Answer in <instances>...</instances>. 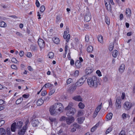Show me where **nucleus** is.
Here are the masks:
<instances>
[{
    "instance_id": "obj_11",
    "label": "nucleus",
    "mask_w": 135,
    "mask_h": 135,
    "mask_svg": "<svg viewBox=\"0 0 135 135\" xmlns=\"http://www.w3.org/2000/svg\"><path fill=\"white\" fill-rule=\"evenodd\" d=\"M126 17H130L131 16V12L130 9L129 8H127L126 9Z\"/></svg>"
},
{
    "instance_id": "obj_14",
    "label": "nucleus",
    "mask_w": 135,
    "mask_h": 135,
    "mask_svg": "<svg viewBox=\"0 0 135 135\" xmlns=\"http://www.w3.org/2000/svg\"><path fill=\"white\" fill-rule=\"evenodd\" d=\"M75 65L76 67L77 68H79L81 66V63L80 61L79 60H77L75 63Z\"/></svg>"
},
{
    "instance_id": "obj_50",
    "label": "nucleus",
    "mask_w": 135,
    "mask_h": 135,
    "mask_svg": "<svg viewBox=\"0 0 135 135\" xmlns=\"http://www.w3.org/2000/svg\"><path fill=\"white\" fill-rule=\"evenodd\" d=\"M109 106L110 107H111L113 105V104H112V99H110V100H109Z\"/></svg>"
},
{
    "instance_id": "obj_30",
    "label": "nucleus",
    "mask_w": 135,
    "mask_h": 135,
    "mask_svg": "<svg viewBox=\"0 0 135 135\" xmlns=\"http://www.w3.org/2000/svg\"><path fill=\"white\" fill-rule=\"evenodd\" d=\"M118 54V51L117 50H114L113 52L112 55L114 57H116L117 56Z\"/></svg>"
},
{
    "instance_id": "obj_56",
    "label": "nucleus",
    "mask_w": 135,
    "mask_h": 135,
    "mask_svg": "<svg viewBox=\"0 0 135 135\" xmlns=\"http://www.w3.org/2000/svg\"><path fill=\"white\" fill-rule=\"evenodd\" d=\"M11 68L12 69H17V66L15 65H12L11 66Z\"/></svg>"
},
{
    "instance_id": "obj_32",
    "label": "nucleus",
    "mask_w": 135,
    "mask_h": 135,
    "mask_svg": "<svg viewBox=\"0 0 135 135\" xmlns=\"http://www.w3.org/2000/svg\"><path fill=\"white\" fill-rule=\"evenodd\" d=\"M48 56L49 58L52 59L54 57V54L52 52H50Z\"/></svg>"
},
{
    "instance_id": "obj_37",
    "label": "nucleus",
    "mask_w": 135,
    "mask_h": 135,
    "mask_svg": "<svg viewBox=\"0 0 135 135\" xmlns=\"http://www.w3.org/2000/svg\"><path fill=\"white\" fill-rule=\"evenodd\" d=\"M49 119L51 121V122L52 123L56 122V119L55 118L49 117Z\"/></svg>"
},
{
    "instance_id": "obj_13",
    "label": "nucleus",
    "mask_w": 135,
    "mask_h": 135,
    "mask_svg": "<svg viewBox=\"0 0 135 135\" xmlns=\"http://www.w3.org/2000/svg\"><path fill=\"white\" fill-rule=\"evenodd\" d=\"M16 129H17V128L16 127V123L15 122L13 123L11 125V130L12 131L15 132Z\"/></svg>"
},
{
    "instance_id": "obj_26",
    "label": "nucleus",
    "mask_w": 135,
    "mask_h": 135,
    "mask_svg": "<svg viewBox=\"0 0 135 135\" xmlns=\"http://www.w3.org/2000/svg\"><path fill=\"white\" fill-rule=\"evenodd\" d=\"M84 119V118L83 117L79 118L78 119V122L80 124H81L83 123Z\"/></svg>"
},
{
    "instance_id": "obj_16",
    "label": "nucleus",
    "mask_w": 135,
    "mask_h": 135,
    "mask_svg": "<svg viewBox=\"0 0 135 135\" xmlns=\"http://www.w3.org/2000/svg\"><path fill=\"white\" fill-rule=\"evenodd\" d=\"M125 65L124 64H122L120 67L119 71L121 73H122L124 71L125 69Z\"/></svg>"
},
{
    "instance_id": "obj_12",
    "label": "nucleus",
    "mask_w": 135,
    "mask_h": 135,
    "mask_svg": "<svg viewBox=\"0 0 135 135\" xmlns=\"http://www.w3.org/2000/svg\"><path fill=\"white\" fill-rule=\"evenodd\" d=\"M39 122L37 119H34L32 121V126L34 127L37 126Z\"/></svg>"
},
{
    "instance_id": "obj_40",
    "label": "nucleus",
    "mask_w": 135,
    "mask_h": 135,
    "mask_svg": "<svg viewBox=\"0 0 135 135\" xmlns=\"http://www.w3.org/2000/svg\"><path fill=\"white\" fill-rule=\"evenodd\" d=\"M83 113L82 110H80L78 111L77 113V115L78 117L81 116L83 115Z\"/></svg>"
},
{
    "instance_id": "obj_23",
    "label": "nucleus",
    "mask_w": 135,
    "mask_h": 135,
    "mask_svg": "<svg viewBox=\"0 0 135 135\" xmlns=\"http://www.w3.org/2000/svg\"><path fill=\"white\" fill-rule=\"evenodd\" d=\"M52 40L56 44H58L60 42L59 39L57 37H54L52 38Z\"/></svg>"
},
{
    "instance_id": "obj_36",
    "label": "nucleus",
    "mask_w": 135,
    "mask_h": 135,
    "mask_svg": "<svg viewBox=\"0 0 135 135\" xmlns=\"http://www.w3.org/2000/svg\"><path fill=\"white\" fill-rule=\"evenodd\" d=\"M53 85L50 83H47L43 87H45L46 88H49L51 86Z\"/></svg>"
},
{
    "instance_id": "obj_45",
    "label": "nucleus",
    "mask_w": 135,
    "mask_h": 135,
    "mask_svg": "<svg viewBox=\"0 0 135 135\" xmlns=\"http://www.w3.org/2000/svg\"><path fill=\"white\" fill-rule=\"evenodd\" d=\"M112 130V128L110 127H109L106 131V133L107 134L109 133Z\"/></svg>"
},
{
    "instance_id": "obj_35",
    "label": "nucleus",
    "mask_w": 135,
    "mask_h": 135,
    "mask_svg": "<svg viewBox=\"0 0 135 135\" xmlns=\"http://www.w3.org/2000/svg\"><path fill=\"white\" fill-rule=\"evenodd\" d=\"M98 40L99 42L100 43L103 42V37L101 35H99L98 37Z\"/></svg>"
},
{
    "instance_id": "obj_25",
    "label": "nucleus",
    "mask_w": 135,
    "mask_h": 135,
    "mask_svg": "<svg viewBox=\"0 0 135 135\" xmlns=\"http://www.w3.org/2000/svg\"><path fill=\"white\" fill-rule=\"evenodd\" d=\"M93 48L92 46H89L87 48V51L88 52H91L93 51Z\"/></svg>"
},
{
    "instance_id": "obj_55",
    "label": "nucleus",
    "mask_w": 135,
    "mask_h": 135,
    "mask_svg": "<svg viewBox=\"0 0 135 135\" xmlns=\"http://www.w3.org/2000/svg\"><path fill=\"white\" fill-rule=\"evenodd\" d=\"M36 4L37 7H39L40 6V4L38 0H36Z\"/></svg>"
},
{
    "instance_id": "obj_17",
    "label": "nucleus",
    "mask_w": 135,
    "mask_h": 135,
    "mask_svg": "<svg viewBox=\"0 0 135 135\" xmlns=\"http://www.w3.org/2000/svg\"><path fill=\"white\" fill-rule=\"evenodd\" d=\"M67 34H64V35L63 37L65 39H67L66 41L68 42L69 41V39L70 38V35L68 34L67 35Z\"/></svg>"
},
{
    "instance_id": "obj_1",
    "label": "nucleus",
    "mask_w": 135,
    "mask_h": 135,
    "mask_svg": "<svg viewBox=\"0 0 135 135\" xmlns=\"http://www.w3.org/2000/svg\"><path fill=\"white\" fill-rule=\"evenodd\" d=\"M64 107L62 104L60 103H57L51 106L49 109V111L52 115L57 114L58 111L61 113L63 111Z\"/></svg>"
},
{
    "instance_id": "obj_28",
    "label": "nucleus",
    "mask_w": 135,
    "mask_h": 135,
    "mask_svg": "<svg viewBox=\"0 0 135 135\" xmlns=\"http://www.w3.org/2000/svg\"><path fill=\"white\" fill-rule=\"evenodd\" d=\"M112 116L113 114L111 113H110L107 116V118L108 120H110L112 119Z\"/></svg>"
},
{
    "instance_id": "obj_29",
    "label": "nucleus",
    "mask_w": 135,
    "mask_h": 135,
    "mask_svg": "<svg viewBox=\"0 0 135 135\" xmlns=\"http://www.w3.org/2000/svg\"><path fill=\"white\" fill-rule=\"evenodd\" d=\"M23 100V98L22 97H21L16 101V104H18L21 103Z\"/></svg>"
},
{
    "instance_id": "obj_22",
    "label": "nucleus",
    "mask_w": 135,
    "mask_h": 135,
    "mask_svg": "<svg viewBox=\"0 0 135 135\" xmlns=\"http://www.w3.org/2000/svg\"><path fill=\"white\" fill-rule=\"evenodd\" d=\"M44 103L43 100L41 98L40 99L37 101L36 104L37 106H40L42 105Z\"/></svg>"
},
{
    "instance_id": "obj_3",
    "label": "nucleus",
    "mask_w": 135,
    "mask_h": 135,
    "mask_svg": "<svg viewBox=\"0 0 135 135\" xmlns=\"http://www.w3.org/2000/svg\"><path fill=\"white\" fill-rule=\"evenodd\" d=\"M86 79V76H84L80 78L75 83V85L77 87H79L82 85L84 83Z\"/></svg>"
},
{
    "instance_id": "obj_47",
    "label": "nucleus",
    "mask_w": 135,
    "mask_h": 135,
    "mask_svg": "<svg viewBox=\"0 0 135 135\" xmlns=\"http://www.w3.org/2000/svg\"><path fill=\"white\" fill-rule=\"evenodd\" d=\"M74 126V127L75 128H80V126L78 124L76 123H74L73 124Z\"/></svg>"
},
{
    "instance_id": "obj_64",
    "label": "nucleus",
    "mask_w": 135,
    "mask_h": 135,
    "mask_svg": "<svg viewBox=\"0 0 135 135\" xmlns=\"http://www.w3.org/2000/svg\"><path fill=\"white\" fill-rule=\"evenodd\" d=\"M123 16L122 14H120L119 16V18L120 20H123Z\"/></svg>"
},
{
    "instance_id": "obj_44",
    "label": "nucleus",
    "mask_w": 135,
    "mask_h": 135,
    "mask_svg": "<svg viewBox=\"0 0 135 135\" xmlns=\"http://www.w3.org/2000/svg\"><path fill=\"white\" fill-rule=\"evenodd\" d=\"M6 133L7 135H11V132L10 128H7Z\"/></svg>"
},
{
    "instance_id": "obj_51",
    "label": "nucleus",
    "mask_w": 135,
    "mask_h": 135,
    "mask_svg": "<svg viewBox=\"0 0 135 135\" xmlns=\"http://www.w3.org/2000/svg\"><path fill=\"white\" fill-rule=\"evenodd\" d=\"M127 114L126 113H124L122 115V117L124 119H125L127 117Z\"/></svg>"
},
{
    "instance_id": "obj_21",
    "label": "nucleus",
    "mask_w": 135,
    "mask_h": 135,
    "mask_svg": "<svg viewBox=\"0 0 135 135\" xmlns=\"http://www.w3.org/2000/svg\"><path fill=\"white\" fill-rule=\"evenodd\" d=\"M92 70L90 68H87L85 70V73L87 75L90 74L92 72Z\"/></svg>"
},
{
    "instance_id": "obj_10",
    "label": "nucleus",
    "mask_w": 135,
    "mask_h": 135,
    "mask_svg": "<svg viewBox=\"0 0 135 135\" xmlns=\"http://www.w3.org/2000/svg\"><path fill=\"white\" fill-rule=\"evenodd\" d=\"M26 128L25 127H23L22 129L18 132V134L19 135H23L26 132Z\"/></svg>"
},
{
    "instance_id": "obj_54",
    "label": "nucleus",
    "mask_w": 135,
    "mask_h": 135,
    "mask_svg": "<svg viewBox=\"0 0 135 135\" xmlns=\"http://www.w3.org/2000/svg\"><path fill=\"white\" fill-rule=\"evenodd\" d=\"M11 61L12 62L16 63L17 62V60L14 57L12 58L11 59Z\"/></svg>"
},
{
    "instance_id": "obj_19",
    "label": "nucleus",
    "mask_w": 135,
    "mask_h": 135,
    "mask_svg": "<svg viewBox=\"0 0 135 135\" xmlns=\"http://www.w3.org/2000/svg\"><path fill=\"white\" fill-rule=\"evenodd\" d=\"M6 130L3 128H0V135H6Z\"/></svg>"
},
{
    "instance_id": "obj_2",
    "label": "nucleus",
    "mask_w": 135,
    "mask_h": 135,
    "mask_svg": "<svg viewBox=\"0 0 135 135\" xmlns=\"http://www.w3.org/2000/svg\"><path fill=\"white\" fill-rule=\"evenodd\" d=\"M87 82L88 85L91 87L96 88L97 86L98 80L97 77L95 76H93L91 78L88 79Z\"/></svg>"
},
{
    "instance_id": "obj_38",
    "label": "nucleus",
    "mask_w": 135,
    "mask_h": 135,
    "mask_svg": "<svg viewBox=\"0 0 135 135\" xmlns=\"http://www.w3.org/2000/svg\"><path fill=\"white\" fill-rule=\"evenodd\" d=\"M102 104V103H101L100 105L97 107L95 109V111L98 113L101 109Z\"/></svg>"
},
{
    "instance_id": "obj_20",
    "label": "nucleus",
    "mask_w": 135,
    "mask_h": 135,
    "mask_svg": "<svg viewBox=\"0 0 135 135\" xmlns=\"http://www.w3.org/2000/svg\"><path fill=\"white\" fill-rule=\"evenodd\" d=\"M73 99L76 101H82V99L80 96H77L73 98Z\"/></svg>"
},
{
    "instance_id": "obj_15",
    "label": "nucleus",
    "mask_w": 135,
    "mask_h": 135,
    "mask_svg": "<svg viewBox=\"0 0 135 135\" xmlns=\"http://www.w3.org/2000/svg\"><path fill=\"white\" fill-rule=\"evenodd\" d=\"M30 49L32 51L35 52L37 51V46L36 45H31Z\"/></svg>"
},
{
    "instance_id": "obj_60",
    "label": "nucleus",
    "mask_w": 135,
    "mask_h": 135,
    "mask_svg": "<svg viewBox=\"0 0 135 135\" xmlns=\"http://www.w3.org/2000/svg\"><path fill=\"white\" fill-rule=\"evenodd\" d=\"M26 56L29 57H30L32 56V54L30 52H27L26 54Z\"/></svg>"
},
{
    "instance_id": "obj_42",
    "label": "nucleus",
    "mask_w": 135,
    "mask_h": 135,
    "mask_svg": "<svg viewBox=\"0 0 135 135\" xmlns=\"http://www.w3.org/2000/svg\"><path fill=\"white\" fill-rule=\"evenodd\" d=\"M105 20L106 23L108 25L110 24V20L107 17H105Z\"/></svg>"
},
{
    "instance_id": "obj_41",
    "label": "nucleus",
    "mask_w": 135,
    "mask_h": 135,
    "mask_svg": "<svg viewBox=\"0 0 135 135\" xmlns=\"http://www.w3.org/2000/svg\"><path fill=\"white\" fill-rule=\"evenodd\" d=\"M45 9V7L44 6H42L40 8V11L41 12H43Z\"/></svg>"
},
{
    "instance_id": "obj_49",
    "label": "nucleus",
    "mask_w": 135,
    "mask_h": 135,
    "mask_svg": "<svg viewBox=\"0 0 135 135\" xmlns=\"http://www.w3.org/2000/svg\"><path fill=\"white\" fill-rule=\"evenodd\" d=\"M96 73L99 76H102L101 73L99 70H97L96 71Z\"/></svg>"
},
{
    "instance_id": "obj_57",
    "label": "nucleus",
    "mask_w": 135,
    "mask_h": 135,
    "mask_svg": "<svg viewBox=\"0 0 135 135\" xmlns=\"http://www.w3.org/2000/svg\"><path fill=\"white\" fill-rule=\"evenodd\" d=\"M5 121L4 120H2L0 121V127L2 126L5 123Z\"/></svg>"
},
{
    "instance_id": "obj_59",
    "label": "nucleus",
    "mask_w": 135,
    "mask_h": 135,
    "mask_svg": "<svg viewBox=\"0 0 135 135\" xmlns=\"http://www.w3.org/2000/svg\"><path fill=\"white\" fill-rule=\"evenodd\" d=\"M104 81L105 82H106L108 81V78L107 76H105L103 78Z\"/></svg>"
},
{
    "instance_id": "obj_52",
    "label": "nucleus",
    "mask_w": 135,
    "mask_h": 135,
    "mask_svg": "<svg viewBox=\"0 0 135 135\" xmlns=\"http://www.w3.org/2000/svg\"><path fill=\"white\" fill-rule=\"evenodd\" d=\"M72 80L71 78H69L67 81L66 83L67 84H70L71 83Z\"/></svg>"
},
{
    "instance_id": "obj_43",
    "label": "nucleus",
    "mask_w": 135,
    "mask_h": 135,
    "mask_svg": "<svg viewBox=\"0 0 135 135\" xmlns=\"http://www.w3.org/2000/svg\"><path fill=\"white\" fill-rule=\"evenodd\" d=\"M56 22L57 23L60 21L61 16L60 15H57L56 16Z\"/></svg>"
},
{
    "instance_id": "obj_48",
    "label": "nucleus",
    "mask_w": 135,
    "mask_h": 135,
    "mask_svg": "<svg viewBox=\"0 0 135 135\" xmlns=\"http://www.w3.org/2000/svg\"><path fill=\"white\" fill-rule=\"evenodd\" d=\"M16 34L17 36L20 37H22L23 36L19 32H16Z\"/></svg>"
},
{
    "instance_id": "obj_62",
    "label": "nucleus",
    "mask_w": 135,
    "mask_h": 135,
    "mask_svg": "<svg viewBox=\"0 0 135 135\" xmlns=\"http://www.w3.org/2000/svg\"><path fill=\"white\" fill-rule=\"evenodd\" d=\"M29 122V121L27 119L25 122V125L23 127H25L26 128H27V124Z\"/></svg>"
},
{
    "instance_id": "obj_7",
    "label": "nucleus",
    "mask_w": 135,
    "mask_h": 135,
    "mask_svg": "<svg viewBox=\"0 0 135 135\" xmlns=\"http://www.w3.org/2000/svg\"><path fill=\"white\" fill-rule=\"evenodd\" d=\"M38 45L41 49L44 47L45 45V43L44 41L41 38H40L38 41Z\"/></svg>"
},
{
    "instance_id": "obj_4",
    "label": "nucleus",
    "mask_w": 135,
    "mask_h": 135,
    "mask_svg": "<svg viewBox=\"0 0 135 135\" xmlns=\"http://www.w3.org/2000/svg\"><path fill=\"white\" fill-rule=\"evenodd\" d=\"M65 110H67L66 115L69 117H73V116L76 112V109L74 108H71L70 109Z\"/></svg>"
},
{
    "instance_id": "obj_46",
    "label": "nucleus",
    "mask_w": 135,
    "mask_h": 135,
    "mask_svg": "<svg viewBox=\"0 0 135 135\" xmlns=\"http://www.w3.org/2000/svg\"><path fill=\"white\" fill-rule=\"evenodd\" d=\"M66 118H67V117H66L65 116H63L60 118V121H62L65 120L66 121Z\"/></svg>"
},
{
    "instance_id": "obj_8",
    "label": "nucleus",
    "mask_w": 135,
    "mask_h": 135,
    "mask_svg": "<svg viewBox=\"0 0 135 135\" xmlns=\"http://www.w3.org/2000/svg\"><path fill=\"white\" fill-rule=\"evenodd\" d=\"M121 100L119 98H117L115 102V106L116 108L119 109L121 107Z\"/></svg>"
},
{
    "instance_id": "obj_53",
    "label": "nucleus",
    "mask_w": 135,
    "mask_h": 135,
    "mask_svg": "<svg viewBox=\"0 0 135 135\" xmlns=\"http://www.w3.org/2000/svg\"><path fill=\"white\" fill-rule=\"evenodd\" d=\"M29 96V95L25 94L22 95V98H27Z\"/></svg>"
},
{
    "instance_id": "obj_18",
    "label": "nucleus",
    "mask_w": 135,
    "mask_h": 135,
    "mask_svg": "<svg viewBox=\"0 0 135 135\" xmlns=\"http://www.w3.org/2000/svg\"><path fill=\"white\" fill-rule=\"evenodd\" d=\"M23 124V122L21 121H18L17 123H16V127L17 129H19L22 127Z\"/></svg>"
},
{
    "instance_id": "obj_27",
    "label": "nucleus",
    "mask_w": 135,
    "mask_h": 135,
    "mask_svg": "<svg viewBox=\"0 0 135 135\" xmlns=\"http://www.w3.org/2000/svg\"><path fill=\"white\" fill-rule=\"evenodd\" d=\"M73 104L72 102H70L68 106H67L66 107L65 109H70L71 108H72V107L73 106Z\"/></svg>"
},
{
    "instance_id": "obj_9",
    "label": "nucleus",
    "mask_w": 135,
    "mask_h": 135,
    "mask_svg": "<svg viewBox=\"0 0 135 135\" xmlns=\"http://www.w3.org/2000/svg\"><path fill=\"white\" fill-rule=\"evenodd\" d=\"M67 117L66 119V122L67 124L70 125L71 123L74 122L75 120V118L74 117Z\"/></svg>"
},
{
    "instance_id": "obj_63",
    "label": "nucleus",
    "mask_w": 135,
    "mask_h": 135,
    "mask_svg": "<svg viewBox=\"0 0 135 135\" xmlns=\"http://www.w3.org/2000/svg\"><path fill=\"white\" fill-rule=\"evenodd\" d=\"M98 112L95 111L93 114V117L94 118H95L98 114Z\"/></svg>"
},
{
    "instance_id": "obj_31",
    "label": "nucleus",
    "mask_w": 135,
    "mask_h": 135,
    "mask_svg": "<svg viewBox=\"0 0 135 135\" xmlns=\"http://www.w3.org/2000/svg\"><path fill=\"white\" fill-rule=\"evenodd\" d=\"M79 71L76 70L75 71L74 73L72 75L75 77H77L79 76Z\"/></svg>"
},
{
    "instance_id": "obj_58",
    "label": "nucleus",
    "mask_w": 135,
    "mask_h": 135,
    "mask_svg": "<svg viewBox=\"0 0 135 135\" xmlns=\"http://www.w3.org/2000/svg\"><path fill=\"white\" fill-rule=\"evenodd\" d=\"M120 135H125V132L124 131H121L119 133Z\"/></svg>"
},
{
    "instance_id": "obj_5",
    "label": "nucleus",
    "mask_w": 135,
    "mask_h": 135,
    "mask_svg": "<svg viewBox=\"0 0 135 135\" xmlns=\"http://www.w3.org/2000/svg\"><path fill=\"white\" fill-rule=\"evenodd\" d=\"M133 105L132 103L128 101L126 102L123 105L124 108L127 111L129 110Z\"/></svg>"
},
{
    "instance_id": "obj_61",
    "label": "nucleus",
    "mask_w": 135,
    "mask_h": 135,
    "mask_svg": "<svg viewBox=\"0 0 135 135\" xmlns=\"http://www.w3.org/2000/svg\"><path fill=\"white\" fill-rule=\"evenodd\" d=\"M85 41L86 42H88L89 41V36H85Z\"/></svg>"
},
{
    "instance_id": "obj_39",
    "label": "nucleus",
    "mask_w": 135,
    "mask_h": 135,
    "mask_svg": "<svg viewBox=\"0 0 135 135\" xmlns=\"http://www.w3.org/2000/svg\"><path fill=\"white\" fill-rule=\"evenodd\" d=\"M79 108L81 109H83L85 106L81 102H80L78 104Z\"/></svg>"
},
{
    "instance_id": "obj_6",
    "label": "nucleus",
    "mask_w": 135,
    "mask_h": 135,
    "mask_svg": "<svg viewBox=\"0 0 135 135\" xmlns=\"http://www.w3.org/2000/svg\"><path fill=\"white\" fill-rule=\"evenodd\" d=\"M91 18V15L89 11H88L84 16V20L86 22H88L90 21Z\"/></svg>"
},
{
    "instance_id": "obj_33",
    "label": "nucleus",
    "mask_w": 135,
    "mask_h": 135,
    "mask_svg": "<svg viewBox=\"0 0 135 135\" xmlns=\"http://www.w3.org/2000/svg\"><path fill=\"white\" fill-rule=\"evenodd\" d=\"M6 23L4 21L0 22V26L2 27H5L6 26Z\"/></svg>"
},
{
    "instance_id": "obj_24",
    "label": "nucleus",
    "mask_w": 135,
    "mask_h": 135,
    "mask_svg": "<svg viewBox=\"0 0 135 135\" xmlns=\"http://www.w3.org/2000/svg\"><path fill=\"white\" fill-rule=\"evenodd\" d=\"M76 87L77 86H76L75 85L70 87L69 89L70 90V92H74V91L76 89Z\"/></svg>"
},
{
    "instance_id": "obj_34",
    "label": "nucleus",
    "mask_w": 135,
    "mask_h": 135,
    "mask_svg": "<svg viewBox=\"0 0 135 135\" xmlns=\"http://www.w3.org/2000/svg\"><path fill=\"white\" fill-rule=\"evenodd\" d=\"M106 8L108 11H109L111 13L112 12L111 6L109 3L108 6L106 7Z\"/></svg>"
}]
</instances>
